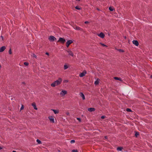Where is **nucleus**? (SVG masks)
I'll return each instance as SVG.
<instances>
[{"label": "nucleus", "mask_w": 152, "mask_h": 152, "mask_svg": "<svg viewBox=\"0 0 152 152\" xmlns=\"http://www.w3.org/2000/svg\"><path fill=\"white\" fill-rule=\"evenodd\" d=\"M62 81V79L61 78H59L58 79L53 83L51 86L53 87H54L60 84Z\"/></svg>", "instance_id": "nucleus-1"}, {"label": "nucleus", "mask_w": 152, "mask_h": 152, "mask_svg": "<svg viewBox=\"0 0 152 152\" xmlns=\"http://www.w3.org/2000/svg\"><path fill=\"white\" fill-rule=\"evenodd\" d=\"M48 39L50 42H53L56 40V38L53 36H50L48 37Z\"/></svg>", "instance_id": "nucleus-2"}, {"label": "nucleus", "mask_w": 152, "mask_h": 152, "mask_svg": "<svg viewBox=\"0 0 152 152\" xmlns=\"http://www.w3.org/2000/svg\"><path fill=\"white\" fill-rule=\"evenodd\" d=\"M65 41L66 40L64 38L60 37L57 42H60L62 43H64Z\"/></svg>", "instance_id": "nucleus-3"}, {"label": "nucleus", "mask_w": 152, "mask_h": 152, "mask_svg": "<svg viewBox=\"0 0 152 152\" xmlns=\"http://www.w3.org/2000/svg\"><path fill=\"white\" fill-rule=\"evenodd\" d=\"M67 91L66 90H62L60 93V95L61 96H64L65 94H67Z\"/></svg>", "instance_id": "nucleus-4"}, {"label": "nucleus", "mask_w": 152, "mask_h": 152, "mask_svg": "<svg viewBox=\"0 0 152 152\" xmlns=\"http://www.w3.org/2000/svg\"><path fill=\"white\" fill-rule=\"evenodd\" d=\"M48 118L51 122L53 123H55V120L53 116H49L48 117Z\"/></svg>", "instance_id": "nucleus-5"}, {"label": "nucleus", "mask_w": 152, "mask_h": 152, "mask_svg": "<svg viewBox=\"0 0 152 152\" xmlns=\"http://www.w3.org/2000/svg\"><path fill=\"white\" fill-rule=\"evenodd\" d=\"M86 74V72L85 70L83 71L79 75L80 77H82L85 75Z\"/></svg>", "instance_id": "nucleus-6"}, {"label": "nucleus", "mask_w": 152, "mask_h": 152, "mask_svg": "<svg viewBox=\"0 0 152 152\" xmlns=\"http://www.w3.org/2000/svg\"><path fill=\"white\" fill-rule=\"evenodd\" d=\"M73 42L72 40H68L66 42V46L67 47H68L69 45Z\"/></svg>", "instance_id": "nucleus-7"}, {"label": "nucleus", "mask_w": 152, "mask_h": 152, "mask_svg": "<svg viewBox=\"0 0 152 152\" xmlns=\"http://www.w3.org/2000/svg\"><path fill=\"white\" fill-rule=\"evenodd\" d=\"M97 35L102 38H103L104 37V34L102 32H101L99 34H97Z\"/></svg>", "instance_id": "nucleus-8"}, {"label": "nucleus", "mask_w": 152, "mask_h": 152, "mask_svg": "<svg viewBox=\"0 0 152 152\" xmlns=\"http://www.w3.org/2000/svg\"><path fill=\"white\" fill-rule=\"evenodd\" d=\"M132 42L133 44L136 46H138L139 45V43L137 40H133Z\"/></svg>", "instance_id": "nucleus-9"}, {"label": "nucleus", "mask_w": 152, "mask_h": 152, "mask_svg": "<svg viewBox=\"0 0 152 152\" xmlns=\"http://www.w3.org/2000/svg\"><path fill=\"white\" fill-rule=\"evenodd\" d=\"M6 49V47L4 46H2L0 48V52H3Z\"/></svg>", "instance_id": "nucleus-10"}, {"label": "nucleus", "mask_w": 152, "mask_h": 152, "mask_svg": "<svg viewBox=\"0 0 152 152\" xmlns=\"http://www.w3.org/2000/svg\"><path fill=\"white\" fill-rule=\"evenodd\" d=\"M74 28L76 30H82V29L78 26H76L75 27H74Z\"/></svg>", "instance_id": "nucleus-11"}, {"label": "nucleus", "mask_w": 152, "mask_h": 152, "mask_svg": "<svg viewBox=\"0 0 152 152\" xmlns=\"http://www.w3.org/2000/svg\"><path fill=\"white\" fill-rule=\"evenodd\" d=\"M32 105L33 106L34 109H35L36 110H37V107L36 104L35 103H32Z\"/></svg>", "instance_id": "nucleus-12"}, {"label": "nucleus", "mask_w": 152, "mask_h": 152, "mask_svg": "<svg viewBox=\"0 0 152 152\" xmlns=\"http://www.w3.org/2000/svg\"><path fill=\"white\" fill-rule=\"evenodd\" d=\"M95 109L94 108H90L88 109V110L90 112H93L95 110Z\"/></svg>", "instance_id": "nucleus-13"}, {"label": "nucleus", "mask_w": 152, "mask_h": 152, "mask_svg": "<svg viewBox=\"0 0 152 152\" xmlns=\"http://www.w3.org/2000/svg\"><path fill=\"white\" fill-rule=\"evenodd\" d=\"M80 96L82 97V98L83 100H84L85 99V96L84 94H83V93H80Z\"/></svg>", "instance_id": "nucleus-14"}, {"label": "nucleus", "mask_w": 152, "mask_h": 152, "mask_svg": "<svg viewBox=\"0 0 152 152\" xmlns=\"http://www.w3.org/2000/svg\"><path fill=\"white\" fill-rule=\"evenodd\" d=\"M69 67V66L67 64H65L64 65V69L65 70L66 69Z\"/></svg>", "instance_id": "nucleus-15"}, {"label": "nucleus", "mask_w": 152, "mask_h": 152, "mask_svg": "<svg viewBox=\"0 0 152 152\" xmlns=\"http://www.w3.org/2000/svg\"><path fill=\"white\" fill-rule=\"evenodd\" d=\"M68 52L69 53V55L72 56H73V53H72V52L71 51H68Z\"/></svg>", "instance_id": "nucleus-16"}, {"label": "nucleus", "mask_w": 152, "mask_h": 152, "mask_svg": "<svg viewBox=\"0 0 152 152\" xmlns=\"http://www.w3.org/2000/svg\"><path fill=\"white\" fill-rule=\"evenodd\" d=\"M52 110L53 111L55 114H57L59 112V111L58 110H55L54 109H52Z\"/></svg>", "instance_id": "nucleus-17"}, {"label": "nucleus", "mask_w": 152, "mask_h": 152, "mask_svg": "<svg viewBox=\"0 0 152 152\" xmlns=\"http://www.w3.org/2000/svg\"><path fill=\"white\" fill-rule=\"evenodd\" d=\"M99 79H98L95 81L94 82V84L96 85H98L99 84Z\"/></svg>", "instance_id": "nucleus-18"}, {"label": "nucleus", "mask_w": 152, "mask_h": 152, "mask_svg": "<svg viewBox=\"0 0 152 152\" xmlns=\"http://www.w3.org/2000/svg\"><path fill=\"white\" fill-rule=\"evenodd\" d=\"M114 78L115 79V80H119L120 81H122V80L121 79V78H120V77H115Z\"/></svg>", "instance_id": "nucleus-19"}, {"label": "nucleus", "mask_w": 152, "mask_h": 152, "mask_svg": "<svg viewBox=\"0 0 152 152\" xmlns=\"http://www.w3.org/2000/svg\"><path fill=\"white\" fill-rule=\"evenodd\" d=\"M109 9L110 11H113L114 10V8L112 7H110L109 8Z\"/></svg>", "instance_id": "nucleus-20"}, {"label": "nucleus", "mask_w": 152, "mask_h": 152, "mask_svg": "<svg viewBox=\"0 0 152 152\" xmlns=\"http://www.w3.org/2000/svg\"><path fill=\"white\" fill-rule=\"evenodd\" d=\"M122 148L121 147H118L117 148V150L118 151H121L122 149Z\"/></svg>", "instance_id": "nucleus-21"}, {"label": "nucleus", "mask_w": 152, "mask_h": 152, "mask_svg": "<svg viewBox=\"0 0 152 152\" xmlns=\"http://www.w3.org/2000/svg\"><path fill=\"white\" fill-rule=\"evenodd\" d=\"M139 134L138 132H136L135 133V135L136 137H137L139 135Z\"/></svg>", "instance_id": "nucleus-22"}, {"label": "nucleus", "mask_w": 152, "mask_h": 152, "mask_svg": "<svg viewBox=\"0 0 152 152\" xmlns=\"http://www.w3.org/2000/svg\"><path fill=\"white\" fill-rule=\"evenodd\" d=\"M75 8L77 10H80L81 9V8L80 7L78 6H77L76 7H75Z\"/></svg>", "instance_id": "nucleus-23"}, {"label": "nucleus", "mask_w": 152, "mask_h": 152, "mask_svg": "<svg viewBox=\"0 0 152 152\" xmlns=\"http://www.w3.org/2000/svg\"><path fill=\"white\" fill-rule=\"evenodd\" d=\"M37 142L39 144L41 143V141L39 139H37Z\"/></svg>", "instance_id": "nucleus-24"}, {"label": "nucleus", "mask_w": 152, "mask_h": 152, "mask_svg": "<svg viewBox=\"0 0 152 152\" xmlns=\"http://www.w3.org/2000/svg\"><path fill=\"white\" fill-rule=\"evenodd\" d=\"M9 53L10 54H11L12 53L11 49V48H10L9 50Z\"/></svg>", "instance_id": "nucleus-25"}, {"label": "nucleus", "mask_w": 152, "mask_h": 152, "mask_svg": "<svg viewBox=\"0 0 152 152\" xmlns=\"http://www.w3.org/2000/svg\"><path fill=\"white\" fill-rule=\"evenodd\" d=\"M24 64L25 66H28V64L27 62H25L24 63Z\"/></svg>", "instance_id": "nucleus-26"}, {"label": "nucleus", "mask_w": 152, "mask_h": 152, "mask_svg": "<svg viewBox=\"0 0 152 152\" xmlns=\"http://www.w3.org/2000/svg\"><path fill=\"white\" fill-rule=\"evenodd\" d=\"M126 111L128 112H131L132 111L129 108L126 109Z\"/></svg>", "instance_id": "nucleus-27"}, {"label": "nucleus", "mask_w": 152, "mask_h": 152, "mask_svg": "<svg viewBox=\"0 0 152 152\" xmlns=\"http://www.w3.org/2000/svg\"><path fill=\"white\" fill-rule=\"evenodd\" d=\"M77 150H73L72 151V152H77Z\"/></svg>", "instance_id": "nucleus-28"}, {"label": "nucleus", "mask_w": 152, "mask_h": 152, "mask_svg": "<svg viewBox=\"0 0 152 152\" xmlns=\"http://www.w3.org/2000/svg\"><path fill=\"white\" fill-rule=\"evenodd\" d=\"M70 142L71 143H74L75 142V140H72Z\"/></svg>", "instance_id": "nucleus-29"}, {"label": "nucleus", "mask_w": 152, "mask_h": 152, "mask_svg": "<svg viewBox=\"0 0 152 152\" xmlns=\"http://www.w3.org/2000/svg\"><path fill=\"white\" fill-rule=\"evenodd\" d=\"M118 50V51L121 52H124V50L122 49H119Z\"/></svg>", "instance_id": "nucleus-30"}, {"label": "nucleus", "mask_w": 152, "mask_h": 152, "mask_svg": "<svg viewBox=\"0 0 152 152\" xmlns=\"http://www.w3.org/2000/svg\"><path fill=\"white\" fill-rule=\"evenodd\" d=\"M23 108H24V106L23 105H22V106L21 107V108H20V110H22L23 109Z\"/></svg>", "instance_id": "nucleus-31"}, {"label": "nucleus", "mask_w": 152, "mask_h": 152, "mask_svg": "<svg viewBox=\"0 0 152 152\" xmlns=\"http://www.w3.org/2000/svg\"><path fill=\"white\" fill-rule=\"evenodd\" d=\"M103 46H106V45H105L104 44H103V43H100Z\"/></svg>", "instance_id": "nucleus-32"}, {"label": "nucleus", "mask_w": 152, "mask_h": 152, "mask_svg": "<svg viewBox=\"0 0 152 152\" xmlns=\"http://www.w3.org/2000/svg\"><path fill=\"white\" fill-rule=\"evenodd\" d=\"M105 117L104 116H101V118L102 119H104V118H105Z\"/></svg>", "instance_id": "nucleus-33"}, {"label": "nucleus", "mask_w": 152, "mask_h": 152, "mask_svg": "<svg viewBox=\"0 0 152 152\" xmlns=\"http://www.w3.org/2000/svg\"><path fill=\"white\" fill-rule=\"evenodd\" d=\"M77 119L80 121H81V119L80 118H77Z\"/></svg>", "instance_id": "nucleus-34"}, {"label": "nucleus", "mask_w": 152, "mask_h": 152, "mask_svg": "<svg viewBox=\"0 0 152 152\" xmlns=\"http://www.w3.org/2000/svg\"><path fill=\"white\" fill-rule=\"evenodd\" d=\"M84 23H85V24H87V23H88V21H86L85 22H84Z\"/></svg>", "instance_id": "nucleus-35"}, {"label": "nucleus", "mask_w": 152, "mask_h": 152, "mask_svg": "<svg viewBox=\"0 0 152 152\" xmlns=\"http://www.w3.org/2000/svg\"><path fill=\"white\" fill-rule=\"evenodd\" d=\"M1 38L2 40H3V36H1Z\"/></svg>", "instance_id": "nucleus-36"}, {"label": "nucleus", "mask_w": 152, "mask_h": 152, "mask_svg": "<svg viewBox=\"0 0 152 152\" xmlns=\"http://www.w3.org/2000/svg\"><path fill=\"white\" fill-rule=\"evenodd\" d=\"M46 54L47 55H49V53H46Z\"/></svg>", "instance_id": "nucleus-37"}, {"label": "nucleus", "mask_w": 152, "mask_h": 152, "mask_svg": "<svg viewBox=\"0 0 152 152\" xmlns=\"http://www.w3.org/2000/svg\"><path fill=\"white\" fill-rule=\"evenodd\" d=\"M107 136H105V138H106V139H107Z\"/></svg>", "instance_id": "nucleus-38"}, {"label": "nucleus", "mask_w": 152, "mask_h": 152, "mask_svg": "<svg viewBox=\"0 0 152 152\" xmlns=\"http://www.w3.org/2000/svg\"><path fill=\"white\" fill-rule=\"evenodd\" d=\"M2 149V148L0 147V150Z\"/></svg>", "instance_id": "nucleus-39"}, {"label": "nucleus", "mask_w": 152, "mask_h": 152, "mask_svg": "<svg viewBox=\"0 0 152 152\" xmlns=\"http://www.w3.org/2000/svg\"><path fill=\"white\" fill-rule=\"evenodd\" d=\"M12 152H16L15 151H13Z\"/></svg>", "instance_id": "nucleus-40"}, {"label": "nucleus", "mask_w": 152, "mask_h": 152, "mask_svg": "<svg viewBox=\"0 0 152 152\" xmlns=\"http://www.w3.org/2000/svg\"><path fill=\"white\" fill-rule=\"evenodd\" d=\"M1 65L0 64V69L1 68Z\"/></svg>", "instance_id": "nucleus-41"}, {"label": "nucleus", "mask_w": 152, "mask_h": 152, "mask_svg": "<svg viewBox=\"0 0 152 152\" xmlns=\"http://www.w3.org/2000/svg\"><path fill=\"white\" fill-rule=\"evenodd\" d=\"M36 56H34V57H36Z\"/></svg>", "instance_id": "nucleus-42"}]
</instances>
